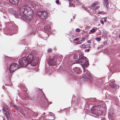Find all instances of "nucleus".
<instances>
[{
	"mask_svg": "<svg viewBox=\"0 0 120 120\" xmlns=\"http://www.w3.org/2000/svg\"><path fill=\"white\" fill-rule=\"evenodd\" d=\"M49 51H51V49H49Z\"/></svg>",
	"mask_w": 120,
	"mask_h": 120,
	"instance_id": "ea45409f",
	"label": "nucleus"
},
{
	"mask_svg": "<svg viewBox=\"0 0 120 120\" xmlns=\"http://www.w3.org/2000/svg\"><path fill=\"white\" fill-rule=\"evenodd\" d=\"M99 8V7H98V6H97L96 7V9H98V8Z\"/></svg>",
	"mask_w": 120,
	"mask_h": 120,
	"instance_id": "e433bc0d",
	"label": "nucleus"
},
{
	"mask_svg": "<svg viewBox=\"0 0 120 120\" xmlns=\"http://www.w3.org/2000/svg\"><path fill=\"white\" fill-rule=\"evenodd\" d=\"M74 37H75V36H72V38H74Z\"/></svg>",
	"mask_w": 120,
	"mask_h": 120,
	"instance_id": "58836bf2",
	"label": "nucleus"
},
{
	"mask_svg": "<svg viewBox=\"0 0 120 120\" xmlns=\"http://www.w3.org/2000/svg\"><path fill=\"white\" fill-rule=\"evenodd\" d=\"M48 63L49 65L53 66L54 65L56 62V59L55 58H52L49 59L47 60Z\"/></svg>",
	"mask_w": 120,
	"mask_h": 120,
	"instance_id": "423d86ee",
	"label": "nucleus"
},
{
	"mask_svg": "<svg viewBox=\"0 0 120 120\" xmlns=\"http://www.w3.org/2000/svg\"><path fill=\"white\" fill-rule=\"evenodd\" d=\"M29 64L33 66L36 64L38 60L34 58V56L32 54L29 55L26 58Z\"/></svg>",
	"mask_w": 120,
	"mask_h": 120,
	"instance_id": "7ed1b4c3",
	"label": "nucleus"
},
{
	"mask_svg": "<svg viewBox=\"0 0 120 120\" xmlns=\"http://www.w3.org/2000/svg\"><path fill=\"white\" fill-rule=\"evenodd\" d=\"M104 21L105 22H106V21L107 17H105L103 18Z\"/></svg>",
	"mask_w": 120,
	"mask_h": 120,
	"instance_id": "bb28decb",
	"label": "nucleus"
},
{
	"mask_svg": "<svg viewBox=\"0 0 120 120\" xmlns=\"http://www.w3.org/2000/svg\"><path fill=\"white\" fill-rule=\"evenodd\" d=\"M42 12V11H38L37 12V14L39 15H41V13Z\"/></svg>",
	"mask_w": 120,
	"mask_h": 120,
	"instance_id": "a211bd4d",
	"label": "nucleus"
},
{
	"mask_svg": "<svg viewBox=\"0 0 120 120\" xmlns=\"http://www.w3.org/2000/svg\"><path fill=\"white\" fill-rule=\"evenodd\" d=\"M75 63H78L82 65L83 68V72L85 71V68L89 65V63L88 61H86L85 57H82L79 59L78 60L75 61Z\"/></svg>",
	"mask_w": 120,
	"mask_h": 120,
	"instance_id": "f03ea898",
	"label": "nucleus"
},
{
	"mask_svg": "<svg viewBox=\"0 0 120 120\" xmlns=\"http://www.w3.org/2000/svg\"><path fill=\"white\" fill-rule=\"evenodd\" d=\"M91 78V74L89 72H87L84 78L86 79L87 81L89 80L90 81Z\"/></svg>",
	"mask_w": 120,
	"mask_h": 120,
	"instance_id": "6e6552de",
	"label": "nucleus"
},
{
	"mask_svg": "<svg viewBox=\"0 0 120 120\" xmlns=\"http://www.w3.org/2000/svg\"><path fill=\"white\" fill-rule=\"evenodd\" d=\"M44 28L45 30L46 31H49L51 30L50 27L48 26H45Z\"/></svg>",
	"mask_w": 120,
	"mask_h": 120,
	"instance_id": "4468645a",
	"label": "nucleus"
},
{
	"mask_svg": "<svg viewBox=\"0 0 120 120\" xmlns=\"http://www.w3.org/2000/svg\"><path fill=\"white\" fill-rule=\"evenodd\" d=\"M106 12H104L103 11H100V12H98V14H100L101 13H102L103 14H106Z\"/></svg>",
	"mask_w": 120,
	"mask_h": 120,
	"instance_id": "f3484780",
	"label": "nucleus"
},
{
	"mask_svg": "<svg viewBox=\"0 0 120 120\" xmlns=\"http://www.w3.org/2000/svg\"><path fill=\"white\" fill-rule=\"evenodd\" d=\"M95 30L93 28L91 30L90 32H92V33H93L95 32Z\"/></svg>",
	"mask_w": 120,
	"mask_h": 120,
	"instance_id": "6ab92c4d",
	"label": "nucleus"
},
{
	"mask_svg": "<svg viewBox=\"0 0 120 120\" xmlns=\"http://www.w3.org/2000/svg\"><path fill=\"white\" fill-rule=\"evenodd\" d=\"M59 1L58 0H56V3L57 4H58L59 3Z\"/></svg>",
	"mask_w": 120,
	"mask_h": 120,
	"instance_id": "7c9ffc66",
	"label": "nucleus"
},
{
	"mask_svg": "<svg viewBox=\"0 0 120 120\" xmlns=\"http://www.w3.org/2000/svg\"><path fill=\"white\" fill-rule=\"evenodd\" d=\"M82 42V40L80 41H79L77 42L76 43V44H81Z\"/></svg>",
	"mask_w": 120,
	"mask_h": 120,
	"instance_id": "412c9836",
	"label": "nucleus"
},
{
	"mask_svg": "<svg viewBox=\"0 0 120 120\" xmlns=\"http://www.w3.org/2000/svg\"><path fill=\"white\" fill-rule=\"evenodd\" d=\"M103 24H104V23L103 22V21L102 20H101L100 21Z\"/></svg>",
	"mask_w": 120,
	"mask_h": 120,
	"instance_id": "c9c22d12",
	"label": "nucleus"
},
{
	"mask_svg": "<svg viewBox=\"0 0 120 120\" xmlns=\"http://www.w3.org/2000/svg\"><path fill=\"white\" fill-rule=\"evenodd\" d=\"M81 47L83 48H84L85 47V45L84 44L82 45L81 46Z\"/></svg>",
	"mask_w": 120,
	"mask_h": 120,
	"instance_id": "cd10ccee",
	"label": "nucleus"
},
{
	"mask_svg": "<svg viewBox=\"0 0 120 120\" xmlns=\"http://www.w3.org/2000/svg\"><path fill=\"white\" fill-rule=\"evenodd\" d=\"M6 4V3L5 2H4V3L3 4V3H0V5L2 7H3L4 5H5V4Z\"/></svg>",
	"mask_w": 120,
	"mask_h": 120,
	"instance_id": "aec40b11",
	"label": "nucleus"
},
{
	"mask_svg": "<svg viewBox=\"0 0 120 120\" xmlns=\"http://www.w3.org/2000/svg\"><path fill=\"white\" fill-rule=\"evenodd\" d=\"M110 85L112 87L114 88H116L117 87V85L113 82L110 83Z\"/></svg>",
	"mask_w": 120,
	"mask_h": 120,
	"instance_id": "f8f14e48",
	"label": "nucleus"
},
{
	"mask_svg": "<svg viewBox=\"0 0 120 120\" xmlns=\"http://www.w3.org/2000/svg\"><path fill=\"white\" fill-rule=\"evenodd\" d=\"M90 50V49H88L86 50L85 51L87 52H88Z\"/></svg>",
	"mask_w": 120,
	"mask_h": 120,
	"instance_id": "2f4dec72",
	"label": "nucleus"
},
{
	"mask_svg": "<svg viewBox=\"0 0 120 120\" xmlns=\"http://www.w3.org/2000/svg\"><path fill=\"white\" fill-rule=\"evenodd\" d=\"M10 2L14 5L17 4L19 2V0H9Z\"/></svg>",
	"mask_w": 120,
	"mask_h": 120,
	"instance_id": "9d476101",
	"label": "nucleus"
},
{
	"mask_svg": "<svg viewBox=\"0 0 120 120\" xmlns=\"http://www.w3.org/2000/svg\"><path fill=\"white\" fill-rule=\"evenodd\" d=\"M96 40L98 41H100L101 40V38H96Z\"/></svg>",
	"mask_w": 120,
	"mask_h": 120,
	"instance_id": "5701e85b",
	"label": "nucleus"
},
{
	"mask_svg": "<svg viewBox=\"0 0 120 120\" xmlns=\"http://www.w3.org/2000/svg\"><path fill=\"white\" fill-rule=\"evenodd\" d=\"M73 0H68V1H72Z\"/></svg>",
	"mask_w": 120,
	"mask_h": 120,
	"instance_id": "4c0bfd02",
	"label": "nucleus"
},
{
	"mask_svg": "<svg viewBox=\"0 0 120 120\" xmlns=\"http://www.w3.org/2000/svg\"><path fill=\"white\" fill-rule=\"evenodd\" d=\"M6 116L8 118H10L11 116V112H8L5 113Z\"/></svg>",
	"mask_w": 120,
	"mask_h": 120,
	"instance_id": "9b49d317",
	"label": "nucleus"
},
{
	"mask_svg": "<svg viewBox=\"0 0 120 120\" xmlns=\"http://www.w3.org/2000/svg\"><path fill=\"white\" fill-rule=\"evenodd\" d=\"M18 65L17 64L13 63L10 66L9 70L11 71H13L18 68Z\"/></svg>",
	"mask_w": 120,
	"mask_h": 120,
	"instance_id": "39448f33",
	"label": "nucleus"
},
{
	"mask_svg": "<svg viewBox=\"0 0 120 120\" xmlns=\"http://www.w3.org/2000/svg\"><path fill=\"white\" fill-rule=\"evenodd\" d=\"M85 39L84 38H83L82 39V40H82V42L83 41H85Z\"/></svg>",
	"mask_w": 120,
	"mask_h": 120,
	"instance_id": "72a5a7b5",
	"label": "nucleus"
},
{
	"mask_svg": "<svg viewBox=\"0 0 120 120\" xmlns=\"http://www.w3.org/2000/svg\"><path fill=\"white\" fill-rule=\"evenodd\" d=\"M18 62L19 66L21 67L26 66L29 64L26 58L25 57H22L19 59Z\"/></svg>",
	"mask_w": 120,
	"mask_h": 120,
	"instance_id": "20e7f679",
	"label": "nucleus"
},
{
	"mask_svg": "<svg viewBox=\"0 0 120 120\" xmlns=\"http://www.w3.org/2000/svg\"><path fill=\"white\" fill-rule=\"evenodd\" d=\"M99 3L98 2H96L94 4V5L95 6H96Z\"/></svg>",
	"mask_w": 120,
	"mask_h": 120,
	"instance_id": "393cba45",
	"label": "nucleus"
},
{
	"mask_svg": "<svg viewBox=\"0 0 120 120\" xmlns=\"http://www.w3.org/2000/svg\"><path fill=\"white\" fill-rule=\"evenodd\" d=\"M87 42L89 43H91V41L90 40H88L87 41Z\"/></svg>",
	"mask_w": 120,
	"mask_h": 120,
	"instance_id": "f704fd0d",
	"label": "nucleus"
},
{
	"mask_svg": "<svg viewBox=\"0 0 120 120\" xmlns=\"http://www.w3.org/2000/svg\"><path fill=\"white\" fill-rule=\"evenodd\" d=\"M84 8L87 11H89V10L88 9V8Z\"/></svg>",
	"mask_w": 120,
	"mask_h": 120,
	"instance_id": "c756f323",
	"label": "nucleus"
},
{
	"mask_svg": "<svg viewBox=\"0 0 120 120\" xmlns=\"http://www.w3.org/2000/svg\"><path fill=\"white\" fill-rule=\"evenodd\" d=\"M48 13L46 11H42V12L40 17L41 18L43 19H46L47 17Z\"/></svg>",
	"mask_w": 120,
	"mask_h": 120,
	"instance_id": "0eeeda50",
	"label": "nucleus"
},
{
	"mask_svg": "<svg viewBox=\"0 0 120 120\" xmlns=\"http://www.w3.org/2000/svg\"><path fill=\"white\" fill-rule=\"evenodd\" d=\"M76 31L77 32H80V29L79 28H77L76 30Z\"/></svg>",
	"mask_w": 120,
	"mask_h": 120,
	"instance_id": "a878e982",
	"label": "nucleus"
},
{
	"mask_svg": "<svg viewBox=\"0 0 120 120\" xmlns=\"http://www.w3.org/2000/svg\"><path fill=\"white\" fill-rule=\"evenodd\" d=\"M74 40L76 41H79V38H77L75 39Z\"/></svg>",
	"mask_w": 120,
	"mask_h": 120,
	"instance_id": "473e14b6",
	"label": "nucleus"
},
{
	"mask_svg": "<svg viewBox=\"0 0 120 120\" xmlns=\"http://www.w3.org/2000/svg\"><path fill=\"white\" fill-rule=\"evenodd\" d=\"M69 4L71 6L73 5V4L71 3L70 2H69Z\"/></svg>",
	"mask_w": 120,
	"mask_h": 120,
	"instance_id": "c85d7f7f",
	"label": "nucleus"
},
{
	"mask_svg": "<svg viewBox=\"0 0 120 120\" xmlns=\"http://www.w3.org/2000/svg\"><path fill=\"white\" fill-rule=\"evenodd\" d=\"M119 37L120 38V34L119 35Z\"/></svg>",
	"mask_w": 120,
	"mask_h": 120,
	"instance_id": "a19ab883",
	"label": "nucleus"
},
{
	"mask_svg": "<svg viewBox=\"0 0 120 120\" xmlns=\"http://www.w3.org/2000/svg\"><path fill=\"white\" fill-rule=\"evenodd\" d=\"M109 3L108 0H104L103 4L105 7H107Z\"/></svg>",
	"mask_w": 120,
	"mask_h": 120,
	"instance_id": "ddd939ff",
	"label": "nucleus"
},
{
	"mask_svg": "<svg viewBox=\"0 0 120 120\" xmlns=\"http://www.w3.org/2000/svg\"><path fill=\"white\" fill-rule=\"evenodd\" d=\"M14 107L15 109H16L17 110L19 108L18 107L16 106H14Z\"/></svg>",
	"mask_w": 120,
	"mask_h": 120,
	"instance_id": "4be33fe9",
	"label": "nucleus"
},
{
	"mask_svg": "<svg viewBox=\"0 0 120 120\" xmlns=\"http://www.w3.org/2000/svg\"><path fill=\"white\" fill-rule=\"evenodd\" d=\"M3 110L6 112H8V108L5 107H3Z\"/></svg>",
	"mask_w": 120,
	"mask_h": 120,
	"instance_id": "dca6fc26",
	"label": "nucleus"
},
{
	"mask_svg": "<svg viewBox=\"0 0 120 120\" xmlns=\"http://www.w3.org/2000/svg\"><path fill=\"white\" fill-rule=\"evenodd\" d=\"M94 6H95L94 5V4H92V5L90 7H89V8L90 9H91V8H92L93 7H94Z\"/></svg>",
	"mask_w": 120,
	"mask_h": 120,
	"instance_id": "b1692460",
	"label": "nucleus"
},
{
	"mask_svg": "<svg viewBox=\"0 0 120 120\" xmlns=\"http://www.w3.org/2000/svg\"><path fill=\"white\" fill-rule=\"evenodd\" d=\"M22 7H20L19 8V10H20V12L21 13H20V15L19 13H16L15 15V16L16 18H21V19H22V15H23V12L22 11H22H21L20 10V9H21V8H22Z\"/></svg>",
	"mask_w": 120,
	"mask_h": 120,
	"instance_id": "1a4fd4ad",
	"label": "nucleus"
},
{
	"mask_svg": "<svg viewBox=\"0 0 120 120\" xmlns=\"http://www.w3.org/2000/svg\"><path fill=\"white\" fill-rule=\"evenodd\" d=\"M30 6H29L27 4L24 5L22 6V7L20 9L21 11L23 12V15H22V19L25 21L29 22L30 20V17L28 16H26V13L28 10L31 8Z\"/></svg>",
	"mask_w": 120,
	"mask_h": 120,
	"instance_id": "f257e3e1",
	"label": "nucleus"
},
{
	"mask_svg": "<svg viewBox=\"0 0 120 120\" xmlns=\"http://www.w3.org/2000/svg\"><path fill=\"white\" fill-rule=\"evenodd\" d=\"M17 110L19 111L22 114H23V113L24 112L23 111H22L21 109L20 108H19V107L18 108Z\"/></svg>",
	"mask_w": 120,
	"mask_h": 120,
	"instance_id": "2eb2a0df",
	"label": "nucleus"
},
{
	"mask_svg": "<svg viewBox=\"0 0 120 120\" xmlns=\"http://www.w3.org/2000/svg\"><path fill=\"white\" fill-rule=\"evenodd\" d=\"M78 70H79V68H78Z\"/></svg>",
	"mask_w": 120,
	"mask_h": 120,
	"instance_id": "79ce46f5",
	"label": "nucleus"
}]
</instances>
